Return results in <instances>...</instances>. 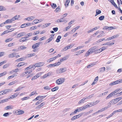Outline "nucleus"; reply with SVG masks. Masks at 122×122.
<instances>
[{
	"instance_id": "f257e3e1",
	"label": "nucleus",
	"mask_w": 122,
	"mask_h": 122,
	"mask_svg": "<svg viewBox=\"0 0 122 122\" xmlns=\"http://www.w3.org/2000/svg\"><path fill=\"white\" fill-rule=\"evenodd\" d=\"M65 81V78H61L57 80L56 81V83L57 84L59 85L63 83Z\"/></svg>"
},
{
	"instance_id": "f03ea898",
	"label": "nucleus",
	"mask_w": 122,
	"mask_h": 122,
	"mask_svg": "<svg viewBox=\"0 0 122 122\" xmlns=\"http://www.w3.org/2000/svg\"><path fill=\"white\" fill-rule=\"evenodd\" d=\"M17 17V15H16L12 19L7 20L4 22V23L6 24L12 22L13 21L15 20H16V19H17V18H16Z\"/></svg>"
},
{
	"instance_id": "7ed1b4c3",
	"label": "nucleus",
	"mask_w": 122,
	"mask_h": 122,
	"mask_svg": "<svg viewBox=\"0 0 122 122\" xmlns=\"http://www.w3.org/2000/svg\"><path fill=\"white\" fill-rule=\"evenodd\" d=\"M61 64L60 62H56L55 63L53 64H50L48 65L49 67H54L57 66H58L60 65Z\"/></svg>"
},
{
	"instance_id": "20e7f679",
	"label": "nucleus",
	"mask_w": 122,
	"mask_h": 122,
	"mask_svg": "<svg viewBox=\"0 0 122 122\" xmlns=\"http://www.w3.org/2000/svg\"><path fill=\"white\" fill-rule=\"evenodd\" d=\"M46 96H39V103H41V102L42 101V99L45 98Z\"/></svg>"
},
{
	"instance_id": "39448f33",
	"label": "nucleus",
	"mask_w": 122,
	"mask_h": 122,
	"mask_svg": "<svg viewBox=\"0 0 122 122\" xmlns=\"http://www.w3.org/2000/svg\"><path fill=\"white\" fill-rule=\"evenodd\" d=\"M12 90L11 89H7L3 91H2L1 92H2L4 94H6L9 92H10L12 91Z\"/></svg>"
},
{
	"instance_id": "423d86ee",
	"label": "nucleus",
	"mask_w": 122,
	"mask_h": 122,
	"mask_svg": "<svg viewBox=\"0 0 122 122\" xmlns=\"http://www.w3.org/2000/svg\"><path fill=\"white\" fill-rule=\"evenodd\" d=\"M17 54L15 52H13L11 54H9L8 56L9 58H13L14 57H15L16 56Z\"/></svg>"
},
{
	"instance_id": "0eeeda50",
	"label": "nucleus",
	"mask_w": 122,
	"mask_h": 122,
	"mask_svg": "<svg viewBox=\"0 0 122 122\" xmlns=\"http://www.w3.org/2000/svg\"><path fill=\"white\" fill-rule=\"evenodd\" d=\"M96 47L95 46L91 48L89 50L91 53H92L95 52Z\"/></svg>"
},
{
	"instance_id": "6e6552de",
	"label": "nucleus",
	"mask_w": 122,
	"mask_h": 122,
	"mask_svg": "<svg viewBox=\"0 0 122 122\" xmlns=\"http://www.w3.org/2000/svg\"><path fill=\"white\" fill-rule=\"evenodd\" d=\"M119 83L118 80H117L116 81L112 82V83H110V85H113L117 84Z\"/></svg>"
},
{
	"instance_id": "1a4fd4ad",
	"label": "nucleus",
	"mask_w": 122,
	"mask_h": 122,
	"mask_svg": "<svg viewBox=\"0 0 122 122\" xmlns=\"http://www.w3.org/2000/svg\"><path fill=\"white\" fill-rule=\"evenodd\" d=\"M34 19V16H31L25 19V20H28L29 21L30 20H33Z\"/></svg>"
},
{
	"instance_id": "9d476101",
	"label": "nucleus",
	"mask_w": 122,
	"mask_h": 122,
	"mask_svg": "<svg viewBox=\"0 0 122 122\" xmlns=\"http://www.w3.org/2000/svg\"><path fill=\"white\" fill-rule=\"evenodd\" d=\"M25 87L24 86H20L15 91V92H16L17 91H20L23 88H24Z\"/></svg>"
},
{
	"instance_id": "9b49d317",
	"label": "nucleus",
	"mask_w": 122,
	"mask_h": 122,
	"mask_svg": "<svg viewBox=\"0 0 122 122\" xmlns=\"http://www.w3.org/2000/svg\"><path fill=\"white\" fill-rule=\"evenodd\" d=\"M54 36V35L51 34V37L48 39L47 40L48 42L47 43H48L51 41L53 39V37Z\"/></svg>"
},
{
	"instance_id": "f8f14e48",
	"label": "nucleus",
	"mask_w": 122,
	"mask_h": 122,
	"mask_svg": "<svg viewBox=\"0 0 122 122\" xmlns=\"http://www.w3.org/2000/svg\"><path fill=\"white\" fill-rule=\"evenodd\" d=\"M38 47V43H36L34 44L32 46V48L33 49H36Z\"/></svg>"
},
{
	"instance_id": "ddd939ff",
	"label": "nucleus",
	"mask_w": 122,
	"mask_h": 122,
	"mask_svg": "<svg viewBox=\"0 0 122 122\" xmlns=\"http://www.w3.org/2000/svg\"><path fill=\"white\" fill-rule=\"evenodd\" d=\"M25 32L21 33H20L19 34L17 35V37H19L22 36H23L24 35H25Z\"/></svg>"
},
{
	"instance_id": "4468645a",
	"label": "nucleus",
	"mask_w": 122,
	"mask_h": 122,
	"mask_svg": "<svg viewBox=\"0 0 122 122\" xmlns=\"http://www.w3.org/2000/svg\"><path fill=\"white\" fill-rule=\"evenodd\" d=\"M68 58V56H65L64 57L60 59L61 62H62L67 59Z\"/></svg>"
},
{
	"instance_id": "2eb2a0df",
	"label": "nucleus",
	"mask_w": 122,
	"mask_h": 122,
	"mask_svg": "<svg viewBox=\"0 0 122 122\" xmlns=\"http://www.w3.org/2000/svg\"><path fill=\"white\" fill-rule=\"evenodd\" d=\"M99 71L100 72H104L105 70V68L104 67H102L99 69Z\"/></svg>"
},
{
	"instance_id": "dca6fc26",
	"label": "nucleus",
	"mask_w": 122,
	"mask_h": 122,
	"mask_svg": "<svg viewBox=\"0 0 122 122\" xmlns=\"http://www.w3.org/2000/svg\"><path fill=\"white\" fill-rule=\"evenodd\" d=\"M59 89V87L58 86H56L55 87L52 88L51 89V91L53 92H55L57 90Z\"/></svg>"
},
{
	"instance_id": "f3484780",
	"label": "nucleus",
	"mask_w": 122,
	"mask_h": 122,
	"mask_svg": "<svg viewBox=\"0 0 122 122\" xmlns=\"http://www.w3.org/2000/svg\"><path fill=\"white\" fill-rule=\"evenodd\" d=\"M61 36H58L56 39V41L57 42H59L60 41V39H61Z\"/></svg>"
},
{
	"instance_id": "a211bd4d",
	"label": "nucleus",
	"mask_w": 122,
	"mask_h": 122,
	"mask_svg": "<svg viewBox=\"0 0 122 122\" xmlns=\"http://www.w3.org/2000/svg\"><path fill=\"white\" fill-rule=\"evenodd\" d=\"M33 65H30L28 67L26 68L25 69V70L27 71L28 70H29L30 69L33 68Z\"/></svg>"
},
{
	"instance_id": "6ab92c4d",
	"label": "nucleus",
	"mask_w": 122,
	"mask_h": 122,
	"mask_svg": "<svg viewBox=\"0 0 122 122\" xmlns=\"http://www.w3.org/2000/svg\"><path fill=\"white\" fill-rule=\"evenodd\" d=\"M113 93H114L113 92H112L108 96L106 97V99H107L111 97H112L113 95L112 94Z\"/></svg>"
},
{
	"instance_id": "aec40b11",
	"label": "nucleus",
	"mask_w": 122,
	"mask_h": 122,
	"mask_svg": "<svg viewBox=\"0 0 122 122\" xmlns=\"http://www.w3.org/2000/svg\"><path fill=\"white\" fill-rule=\"evenodd\" d=\"M70 2V0H66L65 3V6L67 7L69 3Z\"/></svg>"
},
{
	"instance_id": "412c9836",
	"label": "nucleus",
	"mask_w": 122,
	"mask_h": 122,
	"mask_svg": "<svg viewBox=\"0 0 122 122\" xmlns=\"http://www.w3.org/2000/svg\"><path fill=\"white\" fill-rule=\"evenodd\" d=\"M12 106H7L5 108V109L6 110L11 109L12 108Z\"/></svg>"
},
{
	"instance_id": "4be33fe9",
	"label": "nucleus",
	"mask_w": 122,
	"mask_h": 122,
	"mask_svg": "<svg viewBox=\"0 0 122 122\" xmlns=\"http://www.w3.org/2000/svg\"><path fill=\"white\" fill-rule=\"evenodd\" d=\"M11 114L10 112H7L4 113L3 115V116L4 117H7L9 115Z\"/></svg>"
},
{
	"instance_id": "5701e85b",
	"label": "nucleus",
	"mask_w": 122,
	"mask_h": 122,
	"mask_svg": "<svg viewBox=\"0 0 122 122\" xmlns=\"http://www.w3.org/2000/svg\"><path fill=\"white\" fill-rule=\"evenodd\" d=\"M106 48L107 47L106 46H103L102 47L100 48V49H101V50L100 51H99L98 52H102L106 49Z\"/></svg>"
},
{
	"instance_id": "b1692460",
	"label": "nucleus",
	"mask_w": 122,
	"mask_h": 122,
	"mask_svg": "<svg viewBox=\"0 0 122 122\" xmlns=\"http://www.w3.org/2000/svg\"><path fill=\"white\" fill-rule=\"evenodd\" d=\"M84 46H80L79 47H77L76 48L74 49L73 50V51H74H74H76V50H78V49H80L81 48L83 47H84Z\"/></svg>"
},
{
	"instance_id": "393cba45",
	"label": "nucleus",
	"mask_w": 122,
	"mask_h": 122,
	"mask_svg": "<svg viewBox=\"0 0 122 122\" xmlns=\"http://www.w3.org/2000/svg\"><path fill=\"white\" fill-rule=\"evenodd\" d=\"M25 64V63L24 62H21L19 63L17 66H19V67L22 66L24 65Z\"/></svg>"
},
{
	"instance_id": "a878e982",
	"label": "nucleus",
	"mask_w": 122,
	"mask_h": 122,
	"mask_svg": "<svg viewBox=\"0 0 122 122\" xmlns=\"http://www.w3.org/2000/svg\"><path fill=\"white\" fill-rule=\"evenodd\" d=\"M104 16H101L99 18V19L101 20H102L104 19Z\"/></svg>"
},
{
	"instance_id": "bb28decb",
	"label": "nucleus",
	"mask_w": 122,
	"mask_h": 122,
	"mask_svg": "<svg viewBox=\"0 0 122 122\" xmlns=\"http://www.w3.org/2000/svg\"><path fill=\"white\" fill-rule=\"evenodd\" d=\"M37 94V93H36V91H34L31 93L30 95V97H31L33 95L35 94Z\"/></svg>"
},
{
	"instance_id": "cd10ccee",
	"label": "nucleus",
	"mask_w": 122,
	"mask_h": 122,
	"mask_svg": "<svg viewBox=\"0 0 122 122\" xmlns=\"http://www.w3.org/2000/svg\"><path fill=\"white\" fill-rule=\"evenodd\" d=\"M13 40V39L12 38H10L9 39H6L5 40V42H7L10 41H11Z\"/></svg>"
},
{
	"instance_id": "c85d7f7f",
	"label": "nucleus",
	"mask_w": 122,
	"mask_h": 122,
	"mask_svg": "<svg viewBox=\"0 0 122 122\" xmlns=\"http://www.w3.org/2000/svg\"><path fill=\"white\" fill-rule=\"evenodd\" d=\"M28 38V37L22 38V42L25 41H26L28 39L26 38Z\"/></svg>"
},
{
	"instance_id": "c756f323",
	"label": "nucleus",
	"mask_w": 122,
	"mask_h": 122,
	"mask_svg": "<svg viewBox=\"0 0 122 122\" xmlns=\"http://www.w3.org/2000/svg\"><path fill=\"white\" fill-rule=\"evenodd\" d=\"M101 12V11L100 10L98 9H97L96 10V13H97L98 15L100 14Z\"/></svg>"
},
{
	"instance_id": "7c9ffc66",
	"label": "nucleus",
	"mask_w": 122,
	"mask_h": 122,
	"mask_svg": "<svg viewBox=\"0 0 122 122\" xmlns=\"http://www.w3.org/2000/svg\"><path fill=\"white\" fill-rule=\"evenodd\" d=\"M112 101L114 104L118 102V101L117 100V99L116 98L114 100H112Z\"/></svg>"
},
{
	"instance_id": "2f4dec72",
	"label": "nucleus",
	"mask_w": 122,
	"mask_h": 122,
	"mask_svg": "<svg viewBox=\"0 0 122 122\" xmlns=\"http://www.w3.org/2000/svg\"><path fill=\"white\" fill-rule=\"evenodd\" d=\"M61 70V69H58L56 70V72L57 73H62V72L61 71H62Z\"/></svg>"
},
{
	"instance_id": "473e14b6",
	"label": "nucleus",
	"mask_w": 122,
	"mask_h": 122,
	"mask_svg": "<svg viewBox=\"0 0 122 122\" xmlns=\"http://www.w3.org/2000/svg\"><path fill=\"white\" fill-rule=\"evenodd\" d=\"M84 98H83L82 99H81L79 101V102H78V104H80L81 103H83L84 102Z\"/></svg>"
},
{
	"instance_id": "72a5a7b5",
	"label": "nucleus",
	"mask_w": 122,
	"mask_h": 122,
	"mask_svg": "<svg viewBox=\"0 0 122 122\" xmlns=\"http://www.w3.org/2000/svg\"><path fill=\"white\" fill-rule=\"evenodd\" d=\"M45 103L44 102H43L39 105V108H40L42 107L45 104Z\"/></svg>"
},
{
	"instance_id": "f704fd0d",
	"label": "nucleus",
	"mask_w": 122,
	"mask_h": 122,
	"mask_svg": "<svg viewBox=\"0 0 122 122\" xmlns=\"http://www.w3.org/2000/svg\"><path fill=\"white\" fill-rule=\"evenodd\" d=\"M35 55V53L29 54L27 55V56L28 57H30L32 56H34Z\"/></svg>"
},
{
	"instance_id": "c9c22d12",
	"label": "nucleus",
	"mask_w": 122,
	"mask_h": 122,
	"mask_svg": "<svg viewBox=\"0 0 122 122\" xmlns=\"http://www.w3.org/2000/svg\"><path fill=\"white\" fill-rule=\"evenodd\" d=\"M6 72L5 71L1 73L0 74V77L6 75Z\"/></svg>"
},
{
	"instance_id": "e433bc0d",
	"label": "nucleus",
	"mask_w": 122,
	"mask_h": 122,
	"mask_svg": "<svg viewBox=\"0 0 122 122\" xmlns=\"http://www.w3.org/2000/svg\"><path fill=\"white\" fill-rule=\"evenodd\" d=\"M38 77V74H37L35 76H34L32 78L31 80H32L34 79H36Z\"/></svg>"
},
{
	"instance_id": "4c0bfd02",
	"label": "nucleus",
	"mask_w": 122,
	"mask_h": 122,
	"mask_svg": "<svg viewBox=\"0 0 122 122\" xmlns=\"http://www.w3.org/2000/svg\"><path fill=\"white\" fill-rule=\"evenodd\" d=\"M51 6L52 8L54 9L55 8L57 7V5L56 4L54 3H53L51 5Z\"/></svg>"
},
{
	"instance_id": "58836bf2",
	"label": "nucleus",
	"mask_w": 122,
	"mask_h": 122,
	"mask_svg": "<svg viewBox=\"0 0 122 122\" xmlns=\"http://www.w3.org/2000/svg\"><path fill=\"white\" fill-rule=\"evenodd\" d=\"M59 22H64L65 21V20L63 18L58 19Z\"/></svg>"
},
{
	"instance_id": "ea45409f",
	"label": "nucleus",
	"mask_w": 122,
	"mask_h": 122,
	"mask_svg": "<svg viewBox=\"0 0 122 122\" xmlns=\"http://www.w3.org/2000/svg\"><path fill=\"white\" fill-rule=\"evenodd\" d=\"M94 64L92 63H91L88 65L87 67V68H90L94 65Z\"/></svg>"
},
{
	"instance_id": "a19ab883",
	"label": "nucleus",
	"mask_w": 122,
	"mask_h": 122,
	"mask_svg": "<svg viewBox=\"0 0 122 122\" xmlns=\"http://www.w3.org/2000/svg\"><path fill=\"white\" fill-rule=\"evenodd\" d=\"M90 107V106L88 104L87 105H86L84 107H83V109H84L86 108L87 107Z\"/></svg>"
},
{
	"instance_id": "79ce46f5",
	"label": "nucleus",
	"mask_w": 122,
	"mask_h": 122,
	"mask_svg": "<svg viewBox=\"0 0 122 122\" xmlns=\"http://www.w3.org/2000/svg\"><path fill=\"white\" fill-rule=\"evenodd\" d=\"M9 64H6L4 65L3 67V68L5 69L8 67L9 66Z\"/></svg>"
},
{
	"instance_id": "37998d69",
	"label": "nucleus",
	"mask_w": 122,
	"mask_h": 122,
	"mask_svg": "<svg viewBox=\"0 0 122 122\" xmlns=\"http://www.w3.org/2000/svg\"><path fill=\"white\" fill-rule=\"evenodd\" d=\"M44 88L45 89H46V90H50L51 89L48 86H45L44 87Z\"/></svg>"
},
{
	"instance_id": "c03bdc74",
	"label": "nucleus",
	"mask_w": 122,
	"mask_h": 122,
	"mask_svg": "<svg viewBox=\"0 0 122 122\" xmlns=\"http://www.w3.org/2000/svg\"><path fill=\"white\" fill-rule=\"evenodd\" d=\"M61 69V71H61L62 72V73L65 72L66 70V68H63Z\"/></svg>"
},
{
	"instance_id": "a18cd8bd",
	"label": "nucleus",
	"mask_w": 122,
	"mask_h": 122,
	"mask_svg": "<svg viewBox=\"0 0 122 122\" xmlns=\"http://www.w3.org/2000/svg\"><path fill=\"white\" fill-rule=\"evenodd\" d=\"M44 63L43 62H40L39 63V67L41 66H42L44 65Z\"/></svg>"
},
{
	"instance_id": "49530a36",
	"label": "nucleus",
	"mask_w": 122,
	"mask_h": 122,
	"mask_svg": "<svg viewBox=\"0 0 122 122\" xmlns=\"http://www.w3.org/2000/svg\"><path fill=\"white\" fill-rule=\"evenodd\" d=\"M48 77V76H47L46 74L45 75H44L43 76H41V78H43L44 79L45 78H46L47 77Z\"/></svg>"
},
{
	"instance_id": "de8ad7c7",
	"label": "nucleus",
	"mask_w": 122,
	"mask_h": 122,
	"mask_svg": "<svg viewBox=\"0 0 122 122\" xmlns=\"http://www.w3.org/2000/svg\"><path fill=\"white\" fill-rule=\"evenodd\" d=\"M16 83L15 81H14L10 83L9 84V85H11L15 84Z\"/></svg>"
},
{
	"instance_id": "09e8293b",
	"label": "nucleus",
	"mask_w": 122,
	"mask_h": 122,
	"mask_svg": "<svg viewBox=\"0 0 122 122\" xmlns=\"http://www.w3.org/2000/svg\"><path fill=\"white\" fill-rule=\"evenodd\" d=\"M24 58H21L17 59L16 60V61H22L24 60Z\"/></svg>"
},
{
	"instance_id": "8fccbe9b",
	"label": "nucleus",
	"mask_w": 122,
	"mask_h": 122,
	"mask_svg": "<svg viewBox=\"0 0 122 122\" xmlns=\"http://www.w3.org/2000/svg\"><path fill=\"white\" fill-rule=\"evenodd\" d=\"M24 113V111L23 110H20L19 111V115L22 114H23Z\"/></svg>"
},
{
	"instance_id": "3c124183",
	"label": "nucleus",
	"mask_w": 122,
	"mask_h": 122,
	"mask_svg": "<svg viewBox=\"0 0 122 122\" xmlns=\"http://www.w3.org/2000/svg\"><path fill=\"white\" fill-rule=\"evenodd\" d=\"M37 28V26H34L30 28V29L31 30H32L36 29Z\"/></svg>"
},
{
	"instance_id": "603ef678",
	"label": "nucleus",
	"mask_w": 122,
	"mask_h": 122,
	"mask_svg": "<svg viewBox=\"0 0 122 122\" xmlns=\"http://www.w3.org/2000/svg\"><path fill=\"white\" fill-rule=\"evenodd\" d=\"M37 37V36H36L32 38V40H37L38 39Z\"/></svg>"
},
{
	"instance_id": "864d4df0",
	"label": "nucleus",
	"mask_w": 122,
	"mask_h": 122,
	"mask_svg": "<svg viewBox=\"0 0 122 122\" xmlns=\"http://www.w3.org/2000/svg\"><path fill=\"white\" fill-rule=\"evenodd\" d=\"M108 107H105L104 108H102L101 109L102 111H103L107 109Z\"/></svg>"
},
{
	"instance_id": "5fc2aeb1",
	"label": "nucleus",
	"mask_w": 122,
	"mask_h": 122,
	"mask_svg": "<svg viewBox=\"0 0 122 122\" xmlns=\"http://www.w3.org/2000/svg\"><path fill=\"white\" fill-rule=\"evenodd\" d=\"M90 54H91L90 52L89 51V50H88V51L85 54V56H87L89 55Z\"/></svg>"
},
{
	"instance_id": "6e6d98bb",
	"label": "nucleus",
	"mask_w": 122,
	"mask_h": 122,
	"mask_svg": "<svg viewBox=\"0 0 122 122\" xmlns=\"http://www.w3.org/2000/svg\"><path fill=\"white\" fill-rule=\"evenodd\" d=\"M82 114H79L78 115L75 116L76 119L78 118L81 116Z\"/></svg>"
},
{
	"instance_id": "4d7b16f0",
	"label": "nucleus",
	"mask_w": 122,
	"mask_h": 122,
	"mask_svg": "<svg viewBox=\"0 0 122 122\" xmlns=\"http://www.w3.org/2000/svg\"><path fill=\"white\" fill-rule=\"evenodd\" d=\"M98 76H97L96 77L94 80V82H95V83H96L97 82V81L98 80Z\"/></svg>"
},
{
	"instance_id": "13d9d810",
	"label": "nucleus",
	"mask_w": 122,
	"mask_h": 122,
	"mask_svg": "<svg viewBox=\"0 0 122 122\" xmlns=\"http://www.w3.org/2000/svg\"><path fill=\"white\" fill-rule=\"evenodd\" d=\"M77 54L76 55H79L81 54L82 53V52H81V51H79L76 52Z\"/></svg>"
},
{
	"instance_id": "bf43d9fd",
	"label": "nucleus",
	"mask_w": 122,
	"mask_h": 122,
	"mask_svg": "<svg viewBox=\"0 0 122 122\" xmlns=\"http://www.w3.org/2000/svg\"><path fill=\"white\" fill-rule=\"evenodd\" d=\"M100 27L99 26H98L97 27H95L94 28H92L93 30H97Z\"/></svg>"
},
{
	"instance_id": "052dcab7",
	"label": "nucleus",
	"mask_w": 122,
	"mask_h": 122,
	"mask_svg": "<svg viewBox=\"0 0 122 122\" xmlns=\"http://www.w3.org/2000/svg\"><path fill=\"white\" fill-rule=\"evenodd\" d=\"M105 38H102V39L99 40L98 41H97V42H100L103 41V40H105Z\"/></svg>"
},
{
	"instance_id": "680f3d73",
	"label": "nucleus",
	"mask_w": 122,
	"mask_h": 122,
	"mask_svg": "<svg viewBox=\"0 0 122 122\" xmlns=\"http://www.w3.org/2000/svg\"><path fill=\"white\" fill-rule=\"evenodd\" d=\"M25 25H26V24H24L20 26V27L23 28L26 27Z\"/></svg>"
},
{
	"instance_id": "e2e57ef3",
	"label": "nucleus",
	"mask_w": 122,
	"mask_h": 122,
	"mask_svg": "<svg viewBox=\"0 0 122 122\" xmlns=\"http://www.w3.org/2000/svg\"><path fill=\"white\" fill-rule=\"evenodd\" d=\"M29 98V97H24L23 98H22L21 99L22 101H24V100H26L27 99V98Z\"/></svg>"
},
{
	"instance_id": "0e129e2a",
	"label": "nucleus",
	"mask_w": 122,
	"mask_h": 122,
	"mask_svg": "<svg viewBox=\"0 0 122 122\" xmlns=\"http://www.w3.org/2000/svg\"><path fill=\"white\" fill-rule=\"evenodd\" d=\"M71 26H68L66 28V30L67 31V30L70 29L71 27Z\"/></svg>"
},
{
	"instance_id": "69168bd1",
	"label": "nucleus",
	"mask_w": 122,
	"mask_h": 122,
	"mask_svg": "<svg viewBox=\"0 0 122 122\" xmlns=\"http://www.w3.org/2000/svg\"><path fill=\"white\" fill-rule=\"evenodd\" d=\"M88 104L90 106V107L94 105V102L89 103Z\"/></svg>"
},
{
	"instance_id": "338daca9",
	"label": "nucleus",
	"mask_w": 122,
	"mask_h": 122,
	"mask_svg": "<svg viewBox=\"0 0 122 122\" xmlns=\"http://www.w3.org/2000/svg\"><path fill=\"white\" fill-rule=\"evenodd\" d=\"M58 28L57 27L54 28L53 30L55 32H56L58 30Z\"/></svg>"
},
{
	"instance_id": "774afa93",
	"label": "nucleus",
	"mask_w": 122,
	"mask_h": 122,
	"mask_svg": "<svg viewBox=\"0 0 122 122\" xmlns=\"http://www.w3.org/2000/svg\"><path fill=\"white\" fill-rule=\"evenodd\" d=\"M20 48L21 49V50H23V49H25L26 48V47L24 46H21L20 47Z\"/></svg>"
}]
</instances>
